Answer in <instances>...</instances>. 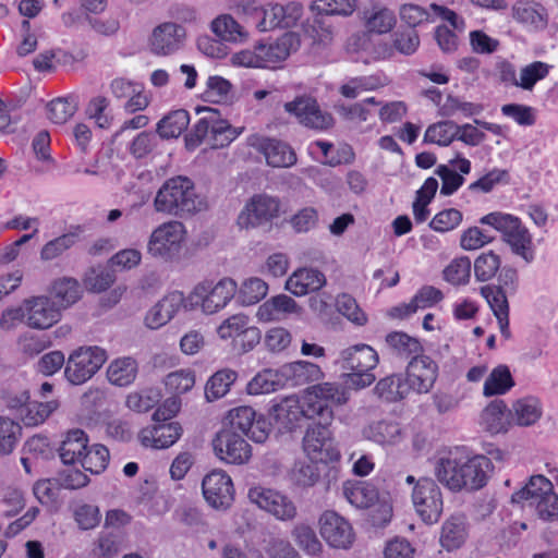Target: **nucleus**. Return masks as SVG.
<instances>
[{
    "label": "nucleus",
    "instance_id": "f257e3e1",
    "mask_svg": "<svg viewBox=\"0 0 558 558\" xmlns=\"http://www.w3.org/2000/svg\"><path fill=\"white\" fill-rule=\"evenodd\" d=\"M490 466L487 457L469 456L464 450L456 448L436 462L435 475L450 490H476L485 486Z\"/></svg>",
    "mask_w": 558,
    "mask_h": 558
},
{
    "label": "nucleus",
    "instance_id": "f03ea898",
    "mask_svg": "<svg viewBox=\"0 0 558 558\" xmlns=\"http://www.w3.org/2000/svg\"><path fill=\"white\" fill-rule=\"evenodd\" d=\"M204 206L203 199L195 192L193 181L183 175L166 180L154 198L157 213L175 217L193 215Z\"/></svg>",
    "mask_w": 558,
    "mask_h": 558
},
{
    "label": "nucleus",
    "instance_id": "7ed1b4c3",
    "mask_svg": "<svg viewBox=\"0 0 558 558\" xmlns=\"http://www.w3.org/2000/svg\"><path fill=\"white\" fill-rule=\"evenodd\" d=\"M511 502L533 509L543 521L558 519V495L544 475H532L525 486L512 494Z\"/></svg>",
    "mask_w": 558,
    "mask_h": 558
},
{
    "label": "nucleus",
    "instance_id": "20e7f679",
    "mask_svg": "<svg viewBox=\"0 0 558 558\" xmlns=\"http://www.w3.org/2000/svg\"><path fill=\"white\" fill-rule=\"evenodd\" d=\"M480 223L493 227L502 234V240L510 246L511 252L520 256L526 264L535 258L533 240L529 229L521 220L510 214L494 211L483 216Z\"/></svg>",
    "mask_w": 558,
    "mask_h": 558
},
{
    "label": "nucleus",
    "instance_id": "39448f33",
    "mask_svg": "<svg viewBox=\"0 0 558 558\" xmlns=\"http://www.w3.org/2000/svg\"><path fill=\"white\" fill-rule=\"evenodd\" d=\"M296 41V36L286 33L276 40L259 43L253 50L246 49L232 56L234 65L246 68H275L284 61Z\"/></svg>",
    "mask_w": 558,
    "mask_h": 558
},
{
    "label": "nucleus",
    "instance_id": "423d86ee",
    "mask_svg": "<svg viewBox=\"0 0 558 558\" xmlns=\"http://www.w3.org/2000/svg\"><path fill=\"white\" fill-rule=\"evenodd\" d=\"M379 361L377 352L367 344H356L341 352V367L351 373L345 375V384L355 389L371 386L375 381L372 371Z\"/></svg>",
    "mask_w": 558,
    "mask_h": 558
},
{
    "label": "nucleus",
    "instance_id": "0eeeda50",
    "mask_svg": "<svg viewBox=\"0 0 558 558\" xmlns=\"http://www.w3.org/2000/svg\"><path fill=\"white\" fill-rule=\"evenodd\" d=\"M186 229L178 220H171L159 225L149 235L147 253L162 262H173L182 251L185 241Z\"/></svg>",
    "mask_w": 558,
    "mask_h": 558
},
{
    "label": "nucleus",
    "instance_id": "6e6552de",
    "mask_svg": "<svg viewBox=\"0 0 558 558\" xmlns=\"http://www.w3.org/2000/svg\"><path fill=\"white\" fill-rule=\"evenodd\" d=\"M107 359L106 350L98 345L80 347L70 354L64 376L72 385H83L102 367Z\"/></svg>",
    "mask_w": 558,
    "mask_h": 558
},
{
    "label": "nucleus",
    "instance_id": "1a4fd4ad",
    "mask_svg": "<svg viewBox=\"0 0 558 558\" xmlns=\"http://www.w3.org/2000/svg\"><path fill=\"white\" fill-rule=\"evenodd\" d=\"M329 425L310 424L304 433L302 448L313 462H335L341 457Z\"/></svg>",
    "mask_w": 558,
    "mask_h": 558
},
{
    "label": "nucleus",
    "instance_id": "9d476101",
    "mask_svg": "<svg viewBox=\"0 0 558 558\" xmlns=\"http://www.w3.org/2000/svg\"><path fill=\"white\" fill-rule=\"evenodd\" d=\"M238 290L236 282L228 277L217 282L204 280L193 290L192 296L201 301L202 310L206 314H215L227 306Z\"/></svg>",
    "mask_w": 558,
    "mask_h": 558
},
{
    "label": "nucleus",
    "instance_id": "9b49d317",
    "mask_svg": "<svg viewBox=\"0 0 558 558\" xmlns=\"http://www.w3.org/2000/svg\"><path fill=\"white\" fill-rule=\"evenodd\" d=\"M412 502L416 513L427 524L438 522L444 501L439 486L429 477H421L412 489Z\"/></svg>",
    "mask_w": 558,
    "mask_h": 558
},
{
    "label": "nucleus",
    "instance_id": "f8f14e48",
    "mask_svg": "<svg viewBox=\"0 0 558 558\" xmlns=\"http://www.w3.org/2000/svg\"><path fill=\"white\" fill-rule=\"evenodd\" d=\"M215 454L229 464H244L251 456L250 444L236 432L222 429L213 440Z\"/></svg>",
    "mask_w": 558,
    "mask_h": 558
},
{
    "label": "nucleus",
    "instance_id": "ddd939ff",
    "mask_svg": "<svg viewBox=\"0 0 558 558\" xmlns=\"http://www.w3.org/2000/svg\"><path fill=\"white\" fill-rule=\"evenodd\" d=\"M250 500L258 508L281 521L292 520L296 515L294 502L286 495L270 488L253 487L248 490Z\"/></svg>",
    "mask_w": 558,
    "mask_h": 558
},
{
    "label": "nucleus",
    "instance_id": "4468645a",
    "mask_svg": "<svg viewBox=\"0 0 558 558\" xmlns=\"http://www.w3.org/2000/svg\"><path fill=\"white\" fill-rule=\"evenodd\" d=\"M284 110L295 116L301 124L310 129L322 131L333 125L332 116L323 111L312 97H296L293 101L284 104Z\"/></svg>",
    "mask_w": 558,
    "mask_h": 558
},
{
    "label": "nucleus",
    "instance_id": "2eb2a0df",
    "mask_svg": "<svg viewBox=\"0 0 558 558\" xmlns=\"http://www.w3.org/2000/svg\"><path fill=\"white\" fill-rule=\"evenodd\" d=\"M247 143L264 155L267 165L270 167L289 168L296 162V154L284 142L253 134L247 138Z\"/></svg>",
    "mask_w": 558,
    "mask_h": 558
},
{
    "label": "nucleus",
    "instance_id": "dca6fc26",
    "mask_svg": "<svg viewBox=\"0 0 558 558\" xmlns=\"http://www.w3.org/2000/svg\"><path fill=\"white\" fill-rule=\"evenodd\" d=\"M438 376V365L428 355L421 354L409 361L405 369L407 384L410 391L427 393L432 390Z\"/></svg>",
    "mask_w": 558,
    "mask_h": 558
},
{
    "label": "nucleus",
    "instance_id": "f3484780",
    "mask_svg": "<svg viewBox=\"0 0 558 558\" xmlns=\"http://www.w3.org/2000/svg\"><path fill=\"white\" fill-rule=\"evenodd\" d=\"M206 501L215 509H227L231 506L234 487L231 477L221 470L208 473L202 483Z\"/></svg>",
    "mask_w": 558,
    "mask_h": 558
},
{
    "label": "nucleus",
    "instance_id": "a211bd4d",
    "mask_svg": "<svg viewBox=\"0 0 558 558\" xmlns=\"http://www.w3.org/2000/svg\"><path fill=\"white\" fill-rule=\"evenodd\" d=\"M279 202L267 195H256L245 205L238 217L242 229H250L268 222L278 215Z\"/></svg>",
    "mask_w": 558,
    "mask_h": 558
},
{
    "label": "nucleus",
    "instance_id": "6ab92c4d",
    "mask_svg": "<svg viewBox=\"0 0 558 558\" xmlns=\"http://www.w3.org/2000/svg\"><path fill=\"white\" fill-rule=\"evenodd\" d=\"M26 325L32 329H48L61 318L60 308L46 295L25 299Z\"/></svg>",
    "mask_w": 558,
    "mask_h": 558
},
{
    "label": "nucleus",
    "instance_id": "aec40b11",
    "mask_svg": "<svg viewBox=\"0 0 558 558\" xmlns=\"http://www.w3.org/2000/svg\"><path fill=\"white\" fill-rule=\"evenodd\" d=\"M323 538L335 548H349L354 541L351 524L335 511H326L319 519Z\"/></svg>",
    "mask_w": 558,
    "mask_h": 558
},
{
    "label": "nucleus",
    "instance_id": "412c9836",
    "mask_svg": "<svg viewBox=\"0 0 558 558\" xmlns=\"http://www.w3.org/2000/svg\"><path fill=\"white\" fill-rule=\"evenodd\" d=\"M185 28L173 22H165L153 29L149 46L157 56H169L178 51L184 44Z\"/></svg>",
    "mask_w": 558,
    "mask_h": 558
},
{
    "label": "nucleus",
    "instance_id": "4be33fe9",
    "mask_svg": "<svg viewBox=\"0 0 558 558\" xmlns=\"http://www.w3.org/2000/svg\"><path fill=\"white\" fill-rule=\"evenodd\" d=\"M302 413L300 397L296 395L275 398L269 409L270 418L279 430L284 432H293L300 426Z\"/></svg>",
    "mask_w": 558,
    "mask_h": 558
},
{
    "label": "nucleus",
    "instance_id": "5701e85b",
    "mask_svg": "<svg viewBox=\"0 0 558 558\" xmlns=\"http://www.w3.org/2000/svg\"><path fill=\"white\" fill-rule=\"evenodd\" d=\"M109 87L114 98L125 100L123 108L128 113L145 110L150 104L143 84L138 82L117 77L111 81Z\"/></svg>",
    "mask_w": 558,
    "mask_h": 558
},
{
    "label": "nucleus",
    "instance_id": "b1692460",
    "mask_svg": "<svg viewBox=\"0 0 558 558\" xmlns=\"http://www.w3.org/2000/svg\"><path fill=\"white\" fill-rule=\"evenodd\" d=\"M301 16V7L290 3L286 7L280 4H268L263 7L256 27L260 32H268L277 27H291Z\"/></svg>",
    "mask_w": 558,
    "mask_h": 558
},
{
    "label": "nucleus",
    "instance_id": "393cba45",
    "mask_svg": "<svg viewBox=\"0 0 558 558\" xmlns=\"http://www.w3.org/2000/svg\"><path fill=\"white\" fill-rule=\"evenodd\" d=\"M230 425L232 430L241 432L255 442H264L268 437L265 421L256 420V413L251 407H239L230 411Z\"/></svg>",
    "mask_w": 558,
    "mask_h": 558
},
{
    "label": "nucleus",
    "instance_id": "a878e982",
    "mask_svg": "<svg viewBox=\"0 0 558 558\" xmlns=\"http://www.w3.org/2000/svg\"><path fill=\"white\" fill-rule=\"evenodd\" d=\"M512 19L529 32H539L547 27L548 12L534 0H518L511 8Z\"/></svg>",
    "mask_w": 558,
    "mask_h": 558
},
{
    "label": "nucleus",
    "instance_id": "bb28decb",
    "mask_svg": "<svg viewBox=\"0 0 558 558\" xmlns=\"http://www.w3.org/2000/svg\"><path fill=\"white\" fill-rule=\"evenodd\" d=\"M182 435V427L175 422H155L154 425L144 427L138 438L146 448L166 449L174 445Z\"/></svg>",
    "mask_w": 558,
    "mask_h": 558
},
{
    "label": "nucleus",
    "instance_id": "cd10ccee",
    "mask_svg": "<svg viewBox=\"0 0 558 558\" xmlns=\"http://www.w3.org/2000/svg\"><path fill=\"white\" fill-rule=\"evenodd\" d=\"M471 172V161L460 154L449 160V165H439L435 173L441 180L440 194L450 196L454 194L464 183L463 174Z\"/></svg>",
    "mask_w": 558,
    "mask_h": 558
},
{
    "label": "nucleus",
    "instance_id": "c85d7f7f",
    "mask_svg": "<svg viewBox=\"0 0 558 558\" xmlns=\"http://www.w3.org/2000/svg\"><path fill=\"white\" fill-rule=\"evenodd\" d=\"M184 301V294L180 291L168 293L147 312L145 325L150 329L165 326L182 308Z\"/></svg>",
    "mask_w": 558,
    "mask_h": 558
},
{
    "label": "nucleus",
    "instance_id": "c756f323",
    "mask_svg": "<svg viewBox=\"0 0 558 558\" xmlns=\"http://www.w3.org/2000/svg\"><path fill=\"white\" fill-rule=\"evenodd\" d=\"M325 284L326 277L322 271L302 267L289 276L284 288L295 296H304L320 290Z\"/></svg>",
    "mask_w": 558,
    "mask_h": 558
},
{
    "label": "nucleus",
    "instance_id": "7c9ffc66",
    "mask_svg": "<svg viewBox=\"0 0 558 558\" xmlns=\"http://www.w3.org/2000/svg\"><path fill=\"white\" fill-rule=\"evenodd\" d=\"M88 448V437L83 429L68 430L59 447V456L64 464L81 462Z\"/></svg>",
    "mask_w": 558,
    "mask_h": 558
},
{
    "label": "nucleus",
    "instance_id": "2f4dec72",
    "mask_svg": "<svg viewBox=\"0 0 558 558\" xmlns=\"http://www.w3.org/2000/svg\"><path fill=\"white\" fill-rule=\"evenodd\" d=\"M386 343L391 355L411 361L423 354V345L417 338L403 331H392L386 336Z\"/></svg>",
    "mask_w": 558,
    "mask_h": 558
},
{
    "label": "nucleus",
    "instance_id": "473e14b6",
    "mask_svg": "<svg viewBox=\"0 0 558 558\" xmlns=\"http://www.w3.org/2000/svg\"><path fill=\"white\" fill-rule=\"evenodd\" d=\"M468 522L463 514H453L441 526L440 545L448 551L460 548L468 538Z\"/></svg>",
    "mask_w": 558,
    "mask_h": 558
},
{
    "label": "nucleus",
    "instance_id": "72a5a7b5",
    "mask_svg": "<svg viewBox=\"0 0 558 558\" xmlns=\"http://www.w3.org/2000/svg\"><path fill=\"white\" fill-rule=\"evenodd\" d=\"M444 299V293L433 287H422L408 304L397 306L392 310V315L399 318H405L416 313L420 308L432 307Z\"/></svg>",
    "mask_w": 558,
    "mask_h": 558
},
{
    "label": "nucleus",
    "instance_id": "f704fd0d",
    "mask_svg": "<svg viewBox=\"0 0 558 558\" xmlns=\"http://www.w3.org/2000/svg\"><path fill=\"white\" fill-rule=\"evenodd\" d=\"M300 408L303 412V420L318 418L316 424H331L333 420L332 409L314 392L312 387L307 388L306 392L300 397Z\"/></svg>",
    "mask_w": 558,
    "mask_h": 558
},
{
    "label": "nucleus",
    "instance_id": "c9c22d12",
    "mask_svg": "<svg viewBox=\"0 0 558 558\" xmlns=\"http://www.w3.org/2000/svg\"><path fill=\"white\" fill-rule=\"evenodd\" d=\"M300 306L287 294H278L264 302L257 311L260 320H279L288 314L299 313Z\"/></svg>",
    "mask_w": 558,
    "mask_h": 558
},
{
    "label": "nucleus",
    "instance_id": "e433bc0d",
    "mask_svg": "<svg viewBox=\"0 0 558 558\" xmlns=\"http://www.w3.org/2000/svg\"><path fill=\"white\" fill-rule=\"evenodd\" d=\"M345 499L356 508H369L378 500V489L366 481L347 482L343 485Z\"/></svg>",
    "mask_w": 558,
    "mask_h": 558
},
{
    "label": "nucleus",
    "instance_id": "4c0bfd02",
    "mask_svg": "<svg viewBox=\"0 0 558 558\" xmlns=\"http://www.w3.org/2000/svg\"><path fill=\"white\" fill-rule=\"evenodd\" d=\"M364 435L367 439L383 446L397 445L402 439V429L395 421L380 420L371 423L364 429Z\"/></svg>",
    "mask_w": 558,
    "mask_h": 558
},
{
    "label": "nucleus",
    "instance_id": "58836bf2",
    "mask_svg": "<svg viewBox=\"0 0 558 558\" xmlns=\"http://www.w3.org/2000/svg\"><path fill=\"white\" fill-rule=\"evenodd\" d=\"M137 373L138 364L131 356L118 357L107 368L108 380L118 387L130 386L135 380Z\"/></svg>",
    "mask_w": 558,
    "mask_h": 558
},
{
    "label": "nucleus",
    "instance_id": "ea45409f",
    "mask_svg": "<svg viewBox=\"0 0 558 558\" xmlns=\"http://www.w3.org/2000/svg\"><path fill=\"white\" fill-rule=\"evenodd\" d=\"M282 378L290 380L292 386H301L323 377L320 367L306 361H298L281 367Z\"/></svg>",
    "mask_w": 558,
    "mask_h": 558
},
{
    "label": "nucleus",
    "instance_id": "a19ab883",
    "mask_svg": "<svg viewBox=\"0 0 558 558\" xmlns=\"http://www.w3.org/2000/svg\"><path fill=\"white\" fill-rule=\"evenodd\" d=\"M515 385L508 365L499 364L492 369L485 379L483 395L486 398L502 396L510 391Z\"/></svg>",
    "mask_w": 558,
    "mask_h": 558
},
{
    "label": "nucleus",
    "instance_id": "79ce46f5",
    "mask_svg": "<svg viewBox=\"0 0 558 558\" xmlns=\"http://www.w3.org/2000/svg\"><path fill=\"white\" fill-rule=\"evenodd\" d=\"M50 294V299L62 312L80 300L82 290L76 279L64 277L53 282Z\"/></svg>",
    "mask_w": 558,
    "mask_h": 558
},
{
    "label": "nucleus",
    "instance_id": "37998d69",
    "mask_svg": "<svg viewBox=\"0 0 558 558\" xmlns=\"http://www.w3.org/2000/svg\"><path fill=\"white\" fill-rule=\"evenodd\" d=\"M374 392L386 402H397L409 395L410 388L401 374H392L381 378Z\"/></svg>",
    "mask_w": 558,
    "mask_h": 558
},
{
    "label": "nucleus",
    "instance_id": "c03bdc74",
    "mask_svg": "<svg viewBox=\"0 0 558 558\" xmlns=\"http://www.w3.org/2000/svg\"><path fill=\"white\" fill-rule=\"evenodd\" d=\"M198 113H204V116L193 124L185 135V147L189 150H194L208 135L211 136L213 125L217 118V110L207 107L198 109Z\"/></svg>",
    "mask_w": 558,
    "mask_h": 558
},
{
    "label": "nucleus",
    "instance_id": "a18cd8bd",
    "mask_svg": "<svg viewBox=\"0 0 558 558\" xmlns=\"http://www.w3.org/2000/svg\"><path fill=\"white\" fill-rule=\"evenodd\" d=\"M284 385L282 373L270 368L258 372L246 385L251 396L266 395L277 391Z\"/></svg>",
    "mask_w": 558,
    "mask_h": 558
},
{
    "label": "nucleus",
    "instance_id": "49530a36",
    "mask_svg": "<svg viewBox=\"0 0 558 558\" xmlns=\"http://www.w3.org/2000/svg\"><path fill=\"white\" fill-rule=\"evenodd\" d=\"M190 124V113L184 109L170 112L157 123V132L162 138H177Z\"/></svg>",
    "mask_w": 558,
    "mask_h": 558
},
{
    "label": "nucleus",
    "instance_id": "de8ad7c7",
    "mask_svg": "<svg viewBox=\"0 0 558 558\" xmlns=\"http://www.w3.org/2000/svg\"><path fill=\"white\" fill-rule=\"evenodd\" d=\"M507 405L502 400L492 401L482 412L481 421L490 434H498L507 430L506 421Z\"/></svg>",
    "mask_w": 558,
    "mask_h": 558
},
{
    "label": "nucleus",
    "instance_id": "09e8293b",
    "mask_svg": "<svg viewBox=\"0 0 558 558\" xmlns=\"http://www.w3.org/2000/svg\"><path fill=\"white\" fill-rule=\"evenodd\" d=\"M238 374L232 369H220L216 372L205 386V397L208 401H215L230 390L231 385L235 381Z\"/></svg>",
    "mask_w": 558,
    "mask_h": 558
},
{
    "label": "nucleus",
    "instance_id": "8fccbe9b",
    "mask_svg": "<svg viewBox=\"0 0 558 558\" xmlns=\"http://www.w3.org/2000/svg\"><path fill=\"white\" fill-rule=\"evenodd\" d=\"M513 418L518 425L530 426L536 423L542 416L539 401L533 397L519 399L513 403Z\"/></svg>",
    "mask_w": 558,
    "mask_h": 558
},
{
    "label": "nucleus",
    "instance_id": "3c124183",
    "mask_svg": "<svg viewBox=\"0 0 558 558\" xmlns=\"http://www.w3.org/2000/svg\"><path fill=\"white\" fill-rule=\"evenodd\" d=\"M59 407L56 400L38 402L28 401L23 407L21 420L26 426H37L43 424Z\"/></svg>",
    "mask_w": 558,
    "mask_h": 558
},
{
    "label": "nucleus",
    "instance_id": "603ef678",
    "mask_svg": "<svg viewBox=\"0 0 558 558\" xmlns=\"http://www.w3.org/2000/svg\"><path fill=\"white\" fill-rule=\"evenodd\" d=\"M458 136V124L453 121H440L427 128L424 142L439 146L450 145Z\"/></svg>",
    "mask_w": 558,
    "mask_h": 558
},
{
    "label": "nucleus",
    "instance_id": "864d4df0",
    "mask_svg": "<svg viewBox=\"0 0 558 558\" xmlns=\"http://www.w3.org/2000/svg\"><path fill=\"white\" fill-rule=\"evenodd\" d=\"M553 65L543 62L534 61L520 70L518 87L524 90H533L534 86L542 80L546 78Z\"/></svg>",
    "mask_w": 558,
    "mask_h": 558
},
{
    "label": "nucleus",
    "instance_id": "5fc2aeb1",
    "mask_svg": "<svg viewBox=\"0 0 558 558\" xmlns=\"http://www.w3.org/2000/svg\"><path fill=\"white\" fill-rule=\"evenodd\" d=\"M21 436L22 427L17 422L0 416V456L12 453Z\"/></svg>",
    "mask_w": 558,
    "mask_h": 558
},
{
    "label": "nucleus",
    "instance_id": "6e6d98bb",
    "mask_svg": "<svg viewBox=\"0 0 558 558\" xmlns=\"http://www.w3.org/2000/svg\"><path fill=\"white\" fill-rule=\"evenodd\" d=\"M122 535L116 531H101L94 543L93 554L99 558H112L120 551Z\"/></svg>",
    "mask_w": 558,
    "mask_h": 558
},
{
    "label": "nucleus",
    "instance_id": "4d7b16f0",
    "mask_svg": "<svg viewBox=\"0 0 558 558\" xmlns=\"http://www.w3.org/2000/svg\"><path fill=\"white\" fill-rule=\"evenodd\" d=\"M77 110V99L74 96L57 98L47 105V116L50 121L63 124L71 119Z\"/></svg>",
    "mask_w": 558,
    "mask_h": 558
},
{
    "label": "nucleus",
    "instance_id": "13d9d810",
    "mask_svg": "<svg viewBox=\"0 0 558 558\" xmlns=\"http://www.w3.org/2000/svg\"><path fill=\"white\" fill-rule=\"evenodd\" d=\"M109 458V450L102 445L95 444L87 448L81 460V464L85 471L92 474H99L106 470Z\"/></svg>",
    "mask_w": 558,
    "mask_h": 558
},
{
    "label": "nucleus",
    "instance_id": "bf43d9fd",
    "mask_svg": "<svg viewBox=\"0 0 558 558\" xmlns=\"http://www.w3.org/2000/svg\"><path fill=\"white\" fill-rule=\"evenodd\" d=\"M243 130L244 128H233L228 121L219 119L217 113L210 136L211 147L222 148L228 146L242 134Z\"/></svg>",
    "mask_w": 558,
    "mask_h": 558
},
{
    "label": "nucleus",
    "instance_id": "052dcab7",
    "mask_svg": "<svg viewBox=\"0 0 558 558\" xmlns=\"http://www.w3.org/2000/svg\"><path fill=\"white\" fill-rule=\"evenodd\" d=\"M500 256L488 251L482 253L474 262V275L477 281L485 282L493 279L500 269Z\"/></svg>",
    "mask_w": 558,
    "mask_h": 558
},
{
    "label": "nucleus",
    "instance_id": "680f3d73",
    "mask_svg": "<svg viewBox=\"0 0 558 558\" xmlns=\"http://www.w3.org/2000/svg\"><path fill=\"white\" fill-rule=\"evenodd\" d=\"M268 293V284L260 278L251 277L243 281L239 290V299L244 305H253Z\"/></svg>",
    "mask_w": 558,
    "mask_h": 558
},
{
    "label": "nucleus",
    "instance_id": "e2e57ef3",
    "mask_svg": "<svg viewBox=\"0 0 558 558\" xmlns=\"http://www.w3.org/2000/svg\"><path fill=\"white\" fill-rule=\"evenodd\" d=\"M507 293L508 292L505 291L502 287H497L495 284H487L481 288V294L487 301L496 318L509 315Z\"/></svg>",
    "mask_w": 558,
    "mask_h": 558
},
{
    "label": "nucleus",
    "instance_id": "0e129e2a",
    "mask_svg": "<svg viewBox=\"0 0 558 558\" xmlns=\"http://www.w3.org/2000/svg\"><path fill=\"white\" fill-rule=\"evenodd\" d=\"M471 259L466 256L454 258L444 270V278L453 286L465 284L471 277Z\"/></svg>",
    "mask_w": 558,
    "mask_h": 558
},
{
    "label": "nucleus",
    "instance_id": "69168bd1",
    "mask_svg": "<svg viewBox=\"0 0 558 558\" xmlns=\"http://www.w3.org/2000/svg\"><path fill=\"white\" fill-rule=\"evenodd\" d=\"M160 397L158 390L147 389L130 393L125 403L130 410L144 413L153 409L160 401Z\"/></svg>",
    "mask_w": 558,
    "mask_h": 558
},
{
    "label": "nucleus",
    "instance_id": "338daca9",
    "mask_svg": "<svg viewBox=\"0 0 558 558\" xmlns=\"http://www.w3.org/2000/svg\"><path fill=\"white\" fill-rule=\"evenodd\" d=\"M76 242V234L65 233L49 242H47L41 251L40 258L43 260H52L61 256L65 251L71 248Z\"/></svg>",
    "mask_w": 558,
    "mask_h": 558
},
{
    "label": "nucleus",
    "instance_id": "774afa93",
    "mask_svg": "<svg viewBox=\"0 0 558 558\" xmlns=\"http://www.w3.org/2000/svg\"><path fill=\"white\" fill-rule=\"evenodd\" d=\"M292 535L296 544L310 555H316L322 549V544L316 536L315 531L306 524H298L293 529Z\"/></svg>",
    "mask_w": 558,
    "mask_h": 558
}]
</instances>
